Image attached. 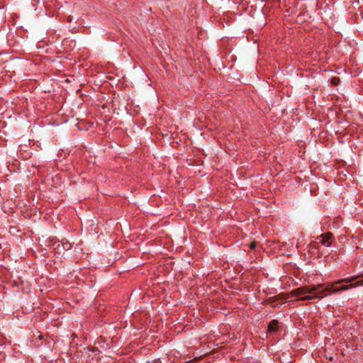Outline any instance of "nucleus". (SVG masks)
I'll return each mask as SVG.
<instances>
[{
	"mask_svg": "<svg viewBox=\"0 0 363 363\" xmlns=\"http://www.w3.org/2000/svg\"><path fill=\"white\" fill-rule=\"evenodd\" d=\"M339 82H340L339 78L335 77V78L332 79V83L335 85L338 84Z\"/></svg>",
	"mask_w": 363,
	"mask_h": 363,
	"instance_id": "obj_8",
	"label": "nucleus"
},
{
	"mask_svg": "<svg viewBox=\"0 0 363 363\" xmlns=\"http://www.w3.org/2000/svg\"><path fill=\"white\" fill-rule=\"evenodd\" d=\"M314 294V286H304L295 289L289 294V297L302 296H312Z\"/></svg>",
	"mask_w": 363,
	"mask_h": 363,
	"instance_id": "obj_2",
	"label": "nucleus"
},
{
	"mask_svg": "<svg viewBox=\"0 0 363 363\" xmlns=\"http://www.w3.org/2000/svg\"><path fill=\"white\" fill-rule=\"evenodd\" d=\"M257 246V242L256 241H252L250 244V248L251 250H254L255 249Z\"/></svg>",
	"mask_w": 363,
	"mask_h": 363,
	"instance_id": "obj_7",
	"label": "nucleus"
},
{
	"mask_svg": "<svg viewBox=\"0 0 363 363\" xmlns=\"http://www.w3.org/2000/svg\"><path fill=\"white\" fill-rule=\"evenodd\" d=\"M362 277L363 273L357 276L350 277L339 279L332 283L318 284L314 286V294L312 296H305L299 298L297 301H312L315 299H322L323 298L333 294H337L342 291L348 290V287L342 285L337 286L341 284H348L357 280L358 277Z\"/></svg>",
	"mask_w": 363,
	"mask_h": 363,
	"instance_id": "obj_1",
	"label": "nucleus"
},
{
	"mask_svg": "<svg viewBox=\"0 0 363 363\" xmlns=\"http://www.w3.org/2000/svg\"><path fill=\"white\" fill-rule=\"evenodd\" d=\"M279 321L277 320H272L268 325L267 330L270 333H274L278 330Z\"/></svg>",
	"mask_w": 363,
	"mask_h": 363,
	"instance_id": "obj_4",
	"label": "nucleus"
},
{
	"mask_svg": "<svg viewBox=\"0 0 363 363\" xmlns=\"http://www.w3.org/2000/svg\"><path fill=\"white\" fill-rule=\"evenodd\" d=\"M61 245L65 250H69L72 248V244L68 240H62Z\"/></svg>",
	"mask_w": 363,
	"mask_h": 363,
	"instance_id": "obj_6",
	"label": "nucleus"
},
{
	"mask_svg": "<svg viewBox=\"0 0 363 363\" xmlns=\"http://www.w3.org/2000/svg\"><path fill=\"white\" fill-rule=\"evenodd\" d=\"M333 238V235L330 232H327L326 233L322 234L320 237L317 238H320V242L325 246L330 247L331 245V242L330 240Z\"/></svg>",
	"mask_w": 363,
	"mask_h": 363,
	"instance_id": "obj_3",
	"label": "nucleus"
},
{
	"mask_svg": "<svg viewBox=\"0 0 363 363\" xmlns=\"http://www.w3.org/2000/svg\"><path fill=\"white\" fill-rule=\"evenodd\" d=\"M359 278H363V277H358L357 279H359ZM350 283H351L350 284L345 285V286L348 287V289H352V288H355V287H357V286H363V279L359 280V281H356L354 283H352V282H350Z\"/></svg>",
	"mask_w": 363,
	"mask_h": 363,
	"instance_id": "obj_5",
	"label": "nucleus"
}]
</instances>
